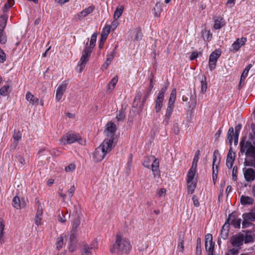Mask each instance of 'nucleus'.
I'll list each match as a JSON object with an SVG mask.
<instances>
[{
    "label": "nucleus",
    "instance_id": "f257e3e1",
    "mask_svg": "<svg viewBox=\"0 0 255 255\" xmlns=\"http://www.w3.org/2000/svg\"><path fill=\"white\" fill-rule=\"evenodd\" d=\"M114 137H106L94 153V158L98 161L103 160L105 155L109 153L113 147Z\"/></svg>",
    "mask_w": 255,
    "mask_h": 255
},
{
    "label": "nucleus",
    "instance_id": "f03ea898",
    "mask_svg": "<svg viewBox=\"0 0 255 255\" xmlns=\"http://www.w3.org/2000/svg\"><path fill=\"white\" fill-rule=\"evenodd\" d=\"M131 249L129 241L120 234L116 235V240L111 251L119 254H128Z\"/></svg>",
    "mask_w": 255,
    "mask_h": 255
},
{
    "label": "nucleus",
    "instance_id": "7ed1b4c3",
    "mask_svg": "<svg viewBox=\"0 0 255 255\" xmlns=\"http://www.w3.org/2000/svg\"><path fill=\"white\" fill-rule=\"evenodd\" d=\"M76 141L80 144H83L85 142L79 134L69 132L60 139L59 143L61 145H66Z\"/></svg>",
    "mask_w": 255,
    "mask_h": 255
},
{
    "label": "nucleus",
    "instance_id": "20e7f679",
    "mask_svg": "<svg viewBox=\"0 0 255 255\" xmlns=\"http://www.w3.org/2000/svg\"><path fill=\"white\" fill-rule=\"evenodd\" d=\"M168 87V84H165L159 92L157 97L155 100V109L156 113H158L163 106L164 95Z\"/></svg>",
    "mask_w": 255,
    "mask_h": 255
},
{
    "label": "nucleus",
    "instance_id": "39448f33",
    "mask_svg": "<svg viewBox=\"0 0 255 255\" xmlns=\"http://www.w3.org/2000/svg\"><path fill=\"white\" fill-rule=\"evenodd\" d=\"M241 152L245 153L247 156L253 157L255 154V147L250 142H241Z\"/></svg>",
    "mask_w": 255,
    "mask_h": 255
},
{
    "label": "nucleus",
    "instance_id": "423d86ee",
    "mask_svg": "<svg viewBox=\"0 0 255 255\" xmlns=\"http://www.w3.org/2000/svg\"><path fill=\"white\" fill-rule=\"evenodd\" d=\"M91 49L88 48H85L82 53V55L80 58V61L78 62V66L79 68L78 71L80 73H81L85 68L87 62L88 61L89 58L91 55Z\"/></svg>",
    "mask_w": 255,
    "mask_h": 255
},
{
    "label": "nucleus",
    "instance_id": "0eeeda50",
    "mask_svg": "<svg viewBox=\"0 0 255 255\" xmlns=\"http://www.w3.org/2000/svg\"><path fill=\"white\" fill-rule=\"evenodd\" d=\"M221 55V51L220 49H216L212 52L209 56V67L211 71L215 69L218 59Z\"/></svg>",
    "mask_w": 255,
    "mask_h": 255
},
{
    "label": "nucleus",
    "instance_id": "6e6552de",
    "mask_svg": "<svg viewBox=\"0 0 255 255\" xmlns=\"http://www.w3.org/2000/svg\"><path fill=\"white\" fill-rule=\"evenodd\" d=\"M205 250L208 253V255H215L214 254L215 243L213 242L212 235L207 234L205 238Z\"/></svg>",
    "mask_w": 255,
    "mask_h": 255
},
{
    "label": "nucleus",
    "instance_id": "1a4fd4ad",
    "mask_svg": "<svg viewBox=\"0 0 255 255\" xmlns=\"http://www.w3.org/2000/svg\"><path fill=\"white\" fill-rule=\"evenodd\" d=\"M247 42V38L246 37L239 38L235 40L231 46L230 51L236 53L238 52L240 48L244 45Z\"/></svg>",
    "mask_w": 255,
    "mask_h": 255
},
{
    "label": "nucleus",
    "instance_id": "9d476101",
    "mask_svg": "<svg viewBox=\"0 0 255 255\" xmlns=\"http://www.w3.org/2000/svg\"><path fill=\"white\" fill-rule=\"evenodd\" d=\"M241 222V219L237 217L235 213H232L229 216L225 223H227L229 227L230 225H232L235 228H240Z\"/></svg>",
    "mask_w": 255,
    "mask_h": 255
},
{
    "label": "nucleus",
    "instance_id": "9b49d317",
    "mask_svg": "<svg viewBox=\"0 0 255 255\" xmlns=\"http://www.w3.org/2000/svg\"><path fill=\"white\" fill-rule=\"evenodd\" d=\"M67 83L64 82L58 86L55 93V100L56 102H59L62 99L67 89Z\"/></svg>",
    "mask_w": 255,
    "mask_h": 255
},
{
    "label": "nucleus",
    "instance_id": "f8f14e48",
    "mask_svg": "<svg viewBox=\"0 0 255 255\" xmlns=\"http://www.w3.org/2000/svg\"><path fill=\"white\" fill-rule=\"evenodd\" d=\"M231 243L232 246L235 248L240 247L243 245V234H239L236 235L231 238Z\"/></svg>",
    "mask_w": 255,
    "mask_h": 255
},
{
    "label": "nucleus",
    "instance_id": "ddd939ff",
    "mask_svg": "<svg viewBox=\"0 0 255 255\" xmlns=\"http://www.w3.org/2000/svg\"><path fill=\"white\" fill-rule=\"evenodd\" d=\"M116 130V127L115 125L113 123H108L106 125V128L105 130L107 137L110 138L111 136L114 137Z\"/></svg>",
    "mask_w": 255,
    "mask_h": 255
},
{
    "label": "nucleus",
    "instance_id": "4468645a",
    "mask_svg": "<svg viewBox=\"0 0 255 255\" xmlns=\"http://www.w3.org/2000/svg\"><path fill=\"white\" fill-rule=\"evenodd\" d=\"M244 175L246 180L248 182H252L255 179V171L252 168L246 169L244 171Z\"/></svg>",
    "mask_w": 255,
    "mask_h": 255
},
{
    "label": "nucleus",
    "instance_id": "2eb2a0df",
    "mask_svg": "<svg viewBox=\"0 0 255 255\" xmlns=\"http://www.w3.org/2000/svg\"><path fill=\"white\" fill-rule=\"evenodd\" d=\"M12 84L11 82H8L0 89V95L6 96L10 92Z\"/></svg>",
    "mask_w": 255,
    "mask_h": 255
},
{
    "label": "nucleus",
    "instance_id": "dca6fc26",
    "mask_svg": "<svg viewBox=\"0 0 255 255\" xmlns=\"http://www.w3.org/2000/svg\"><path fill=\"white\" fill-rule=\"evenodd\" d=\"M235 156V153L230 150L228 153L226 159V165L229 168H231L233 166Z\"/></svg>",
    "mask_w": 255,
    "mask_h": 255
},
{
    "label": "nucleus",
    "instance_id": "f3484780",
    "mask_svg": "<svg viewBox=\"0 0 255 255\" xmlns=\"http://www.w3.org/2000/svg\"><path fill=\"white\" fill-rule=\"evenodd\" d=\"M214 19V24L213 27L214 29H219L225 25L224 20L222 17H215Z\"/></svg>",
    "mask_w": 255,
    "mask_h": 255
},
{
    "label": "nucleus",
    "instance_id": "a211bd4d",
    "mask_svg": "<svg viewBox=\"0 0 255 255\" xmlns=\"http://www.w3.org/2000/svg\"><path fill=\"white\" fill-rule=\"evenodd\" d=\"M94 9V7L90 6L87 8H86L83 10L79 14L78 18L79 19H81L88 15L89 14L92 13Z\"/></svg>",
    "mask_w": 255,
    "mask_h": 255
},
{
    "label": "nucleus",
    "instance_id": "6ab92c4d",
    "mask_svg": "<svg viewBox=\"0 0 255 255\" xmlns=\"http://www.w3.org/2000/svg\"><path fill=\"white\" fill-rule=\"evenodd\" d=\"M97 33H94L91 37V40L90 42L89 45H88V43H86V45L85 48H88L89 50L91 49V52H92L94 47L95 46L96 40H97Z\"/></svg>",
    "mask_w": 255,
    "mask_h": 255
},
{
    "label": "nucleus",
    "instance_id": "aec40b11",
    "mask_svg": "<svg viewBox=\"0 0 255 255\" xmlns=\"http://www.w3.org/2000/svg\"><path fill=\"white\" fill-rule=\"evenodd\" d=\"M80 225V220L78 219H76L74 220L72 227V230L71 231L70 240L72 241L74 238V234L76 232L77 228Z\"/></svg>",
    "mask_w": 255,
    "mask_h": 255
},
{
    "label": "nucleus",
    "instance_id": "412c9836",
    "mask_svg": "<svg viewBox=\"0 0 255 255\" xmlns=\"http://www.w3.org/2000/svg\"><path fill=\"white\" fill-rule=\"evenodd\" d=\"M26 99L33 105H37L38 104V99L34 97L30 92H27L26 94Z\"/></svg>",
    "mask_w": 255,
    "mask_h": 255
},
{
    "label": "nucleus",
    "instance_id": "4be33fe9",
    "mask_svg": "<svg viewBox=\"0 0 255 255\" xmlns=\"http://www.w3.org/2000/svg\"><path fill=\"white\" fill-rule=\"evenodd\" d=\"M254 199L248 196L242 195L241 197V203L242 205H252L254 203Z\"/></svg>",
    "mask_w": 255,
    "mask_h": 255
},
{
    "label": "nucleus",
    "instance_id": "5701e85b",
    "mask_svg": "<svg viewBox=\"0 0 255 255\" xmlns=\"http://www.w3.org/2000/svg\"><path fill=\"white\" fill-rule=\"evenodd\" d=\"M4 224L2 219L0 218V244H3L4 243Z\"/></svg>",
    "mask_w": 255,
    "mask_h": 255
},
{
    "label": "nucleus",
    "instance_id": "b1692460",
    "mask_svg": "<svg viewBox=\"0 0 255 255\" xmlns=\"http://www.w3.org/2000/svg\"><path fill=\"white\" fill-rule=\"evenodd\" d=\"M66 238V235L62 234L60 235V237L57 239V242H56V248L59 250L62 249L64 243V241Z\"/></svg>",
    "mask_w": 255,
    "mask_h": 255
},
{
    "label": "nucleus",
    "instance_id": "393cba45",
    "mask_svg": "<svg viewBox=\"0 0 255 255\" xmlns=\"http://www.w3.org/2000/svg\"><path fill=\"white\" fill-rule=\"evenodd\" d=\"M229 227L228 226V224L227 223H225L223 225L221 232V237L223 240H226L229 235Z\"/></svg>",
    "mask_w": 255,
    "mask_h": 255
},
{
    "label": "nucleus",
    "instance_id": "a878e982",
    "mask_svg": "<svg viewBox=\"0 0 255 255\" xmlns=\"http://www.w3.org/2000/svg\"><path fill=\"white\" fill-rule=\"evenodd\" d=\"M176 98V90L175 88L173 89L170 95L168 103V105L174 107V104Z\"/></svg>",
    "mask_w": 255,
    "mask_h": 255
},
{
    "label": "nucleus",
    "instance_id": "bb28decb",
    "mask_svg": "<svg viewBox=\"0 0 255 255\" xmlns=\"http://www.w3.org/2000/svg\"><path fill=\"white\" fill-rule=\"evenodd\" d=\"M196 172V169L190 168L187 174V182L196 181V180L194 179Z\"/></svg>",
    "mask_w": 255,
    "mask_h": 255
},
{
    "label": "nucleus",
    "instance_id": "cd10ccee",
    "mask_svg": "<svg viewBox=\"0 0 255 255\" xmlns=\"http://www.w3.org/2000/svg\"><path fill=\"white\" fill-rule=\"evenodd\" d=\"M124 9L123 5L118 6L114 13V19H118L122 14Z\"/></svg>",
    "mask_w": 255,
    "mask_h": 255
},
{
    "label": "nucleus",
    "instance_id": "c85d7f7f",
    "mask_svg": "<svg viewBox=\"0 0 255 255\" xmlns=\"http://www.w3.org/2000/svg\"><path fill=\"white\" fill-rule=\"evenodd\" d=\"M111 27L110 26L109 24H106L105 26V27L103 28L101 36L103 37V39L107 38V37L111 31Z\"/></svg>",
    "mask_w": 255,
    "mask_h": 255
},
{
    "label": "nucleus",
    "instance_id": "c756f323",
    "mask_svg": "<svg viewBox=\"0 0 255 255\" xmlns=\"http://www.w3.org/2000/svg\"><path fill=\"white\" fill-rule=\"evenodd\" d=\"M246 213H245L243 215V221L242 223V227L243 228H246L249 227L252 225V223L251 221H255V220H251V219H247L245 217V215Z\"/></svg>",
    "mask_w": 255,
    "mask_h": 255
},
{
    "label": "nucleus",
    "instance_id": "7c9ffc66",
    "mask_svg": "<svg viewBox=\"0 0 255 255\" xmlns=\"http://www.w3.org/2000/svg\"><path fill=\"white\" fill-rule=\"evenodd\" d=\"M118 81V77L117 76H115L113 78V79H112V80L111 81L110 83L109 84L108 88V90H113L115 88Z\"/></svg>",
    "mask_w": 255,
    "mask_h": 255
},
{
    "label": "nucleus",
    "instance_id": "2f4dec72",
    "mask_svg": "<svg viewBox=\"0 0 255 255\" xmlns=\"http://www.w3.org/2000/svg\"><path fill=\"white\" fill-rule=\"evenodd\" d=\"M187 183L188 193L192 194L196 187V181H191Z\"/></svg>",
    "mask_w": 255,
    "mask_h": 255
},
{
    "label": "nucleus",
    "instance_id": "473e14b6",
    "mask_svg": "<svg viewBox=\"0 0 255 255\" xmlns=\"http://www.w3.org/2000/svg\"><path fill=\"white\" fill-rule=\"evenodd\" d=\"M202 34L204 40L208 41L211 40L212 35L210 31L206 30H202Z\"/></svg>",
    "mask_w": 255,
    "mask_h": 255
},
{
    "label": "nucleus",
    "instance_id": "72a5a7b5",
    "mask_svg": "<svg viewBox=\"0 0 255 255\" xmlns=\"http://www.w3.org/2000/svg\"><path fill=\"white\" fill-rule=\"evenodd\" d=\"M199 155H200L199 150H197L194 155L191 168H192L193 169L197 168V163H198V160L199 159Z\"/></svg>",
    "mask_w": 255,
    "mask_h": 255
},
{
    "label": "nucleus",
    "instance_id": "f704fd0d",
    "mask_svg": "<svg viewBox=\"0 0 255 255\" xmlns=\"http://www.w3.org/2000/svg\"><path fill=\"white\" fill-rule=\"evenodd\" d=\"M12 205L16 209H20V201L18 197L15 196L12 199Z\"/></svg>",
    "mask_w": 255,
    "mask_h": 255
},
{
    "label": "nucleus",
    "instance_id": "c9c22d12",
    "mask_svg": "<svg viewBox=\"0 0 255 255\" xmlns=\"http://www.w3.org/2000/svg\"><path fill=\"white\" fill-rule=\"evenodd\" d=\"M7 20V16L3 15L0 17V28L3 30L5 28Z\"/></svg>",
    "mask_w": 255,
    "mask_h": 255
},
{
    "label": "nucleus",
    "instance_id": "e433bc0d",
    "mask_svg": "<svg viewBox=\"0 0 255 255\" xmlns=\"http://www.w3.org/2000/svg\"><path fill=\"white\" fill-rule=\"evenodd\" d=\"M219 153H218V151L217 150H215L214 152V153H213V162H214V161H216V165H214L215 166V171H216V170H218V166L220 164V159H218V156H219Z\"/></svg>",
    "mask_w": 255,
    "mask_h": 255
},
{
    "label": "nucleus",
    "instance_id": "4c0bfd02",
    "mask_svg": "<svg viewBox=\"0 0 255 255\" xmlns=\"http://www.w3.org/2000/svg\"><path fill=\"white\" fill-rule=\"evenodd\" d=\"M196 255H202L201 241L200 238L197 239Z\"/></svg>",
    "mask_w": 255,
    "mask_h": 255
},
{
    "label": "nucleus",
    "instance_id": "58836bf2",
    "mask_svg": "<svg viewBox=\"0 0 255 255\" xmlns=\"http://www.w3.org/2000/svg\"><path fill=\"white\" fill-rule=\"evenodd\" d=\"M245 217L247 219L255 220V204L254 207V209L252 212L247 213L245 215Z\"/></svg>",
    "mask_w": 255,
    "mask_h": 255
},
{
    "label": "nucleus",
    "instance_id": "ea45409f",
    "mask_svg": "<svg viewBox=\"0 0 255 255\" xmlns=\"http://www.w3.org/2000/svg\"><path fill=\"white\" fill-rule=\"evenodd\" d=\"M166 193V190L165 188H159L157 189L156 196L158 197H164Z\"/></svg>",
    "mask_w": 255,
    "mask_h": 255
},
{
    "label": "nucleus",
    "instance_id": "a19ab883",
    "mask_svg": "<svg viewBox=\"0 0 255 255\" xmlns=\"http://www.w3.org/2000/svg\"><path fill=\"white\" fill-rule=\"evenodd\" d=\"M253 238L250 235L243 234V243L245 244L250 243L253 242Z\"/></svg>",
    "mask_w": 255,
    "mask_h": 255
},
{
    "label": "nucleus",
    "instance_id": "79ce46f5",
    "mask_svg": "<svg viewBox=\"0 0 255 255\" xmlns=\"http://www.w3.org/2000/svg\"><path fill=\"white\" fill-rule=\"evenodd\" d=\"M234 133V128L233 127L230 128L228 130V139L230 143L231 144L233 140V134Z\"/></svg>",
    "mask_w": 255,
    "mask_h": 255
},
{
    "label": "nucleus",
    "instance_id": "37998d69",
    "mask_svg": "<svg viewBox=\"0 0 255 255\" xmlns=\"http://www.w3.org/2000/svg\"><path fill=\"white\" fill-rule=\"evenodd\" d=\"M177 249L180 252H183L184 251L183 239L182 238L180 237L178 239Z\"/></svg>",
    "mask_w": 255,
    "mask_h": 255
},
{
    "label": "nucleus",
    "instance_id": "c03bdc74",
    "mask_svg": "<svg viewBox=\"0 0 255 255\" xmlns=\"http://www.w3.org/2000/svg\"><path fill=\"white\" fill-rule=\"evenodd\" d=\"M159 166V162L157 159H154L151 164L152 170L153 172H156L158 171Z\"/></svg>",
    "mask_w": 255,
    "mask_h": 255
},
{
    "label": "nucleus",
    "instance_id": "a18cd8bd",
    "mask_svg": "<svg viewBox=\"0 0 255 255\" xmlns=\"http://www.w3.org/2000/svg\"><path fill=\"white\" fill-rule=\"evenodd\" d=\"M13 0H8L7 2L5 3L3 8V11H7L8 9L13 5Z\"/></svg>",
    "mask_w": 255,
    "mask_h": 255
},
{
    "label": "nucleus",
    "instance_id": "49530a36",
    "mask_svg": "<svg viewBox=\"0 0 255 255\" xmlns=\"http://www.w3.org/2000/svg\"><path fill=\"white\" fill-rule=\"evenodd\" d=\"M249 70L247 69H245L241 77L240 85H241L242 82L244 81L246 78L247 77Z\"/></svg>",
    "mask_w": 255,
    "mask_h": 255
},
{
    "label": "nucleus",
    "instance_id": "de8ad7c7",
    "mask_svg": "<svg viewBox=\"0 0 255 255\" xmlns=\"http://www.w3.org/2000/svg\"><path fill=\"white\" fill-rule=\"evenodd\" d=\"M6 56L4 52L0 47V62L3 63L6 60Z\"/></svg>",
    "mask_w": 255,
    "mask_h": 255
},
{
    "label": "nucleus",
    "instance_id": "09e8293b",
    "mask_svg": "<svg viewBox=\"0 0 255 255\" xmlns=\"http://www.w3.org/2000/svg\"><path fill=\"white\" fill-rule=\"evenodd\" d=\"M76 168V165L74 163H71L65 167V169L66 172H71L73 171Z\"/></svg>",
    "mask_w": 255,
    "mask_h": 255
},
{
    "label": "nucleus",
    "instance_id": "8fccbe9b",
    "mask_svg": "<svg viewBox=\"0 0 255 255\" xmlns=\"http://www.w3.org/2000/svg\"><path fill=\"white\" fill-rule=\"evenodd\" d=\"M97 245L95 246H94L93 247H90V248H87V247H85L83 249V252H82V255H91V253L89 251L90 249H93V248H97Z\"/></svg>",
    "mask_w": 255,
    "mask_h": 255
},
{
    "label": "nucleus",
    "instance_id": "3c124183",
    "mask_svg": "<svg viewBox=\"0 0 255 255\" xmlns=\"http://www.w3.org/2000/svg\"><path fill=\"white\" fill-rule=\"evenodd\" d=\"M125 114L124 112L120 111L117 115L116 118L118 121H123L125 119Z\"/></svg>",
    "mask_w": 255,
    "mask_h": 255
},
{
    "label": "nucleus",
    "instance_id": "603ef678",
    "mask_svg": "<svg viewBox=\"0 0 255 255\" xmlns=\"http://www.w3.org/2000/svg\"><path fill=\"white\" fill-rule=\"evenodd\" d=\"M114 56V53H113L112 54L108 56V57L107 58V60H106V61L105 62V65H106V66H105L106 68H107L108 67V66H109V65L110 64V63L111 62V61L113 59Z\"/></svg>",
    "mask_w": 255,
    "mask_h": 255
},
{
    "label": "nucleus",
    "instance_id": "864d4df0",
    "mask_svg": "<svg viewBox=\"0 0 255 255\" xmlns=\"http://www.w3.org/2000/svg\"><path fill=\"white\" fill-rule=\"evenodd\" d=\"M216 161H214V162H213V179L214 180H216L217 178V174L218 172V170H216V171L215 170V166L214 165H216Z\"/></svg>",
    "mask_w": 255,
    "mask_h": 255
},
{
    "label": "nucleus",
    "instance_id": "5fc2aeb1",
    "mask_svg": "<svg viewBox=\"0 0 255 255\" xmlns=\"http://www.w3.org/2000/svg\"><path fill=\"white\" fill-rule=\"evenodd\" d=\"M58 220L61 223H64L66 221V218L62 213H59L57 216Z\"/></svg>",
    "mask_w": 255,
    "mask_h": 255
},
{
    "label": "nucleus",
    "instance_id": "6e6d98bb",
    "mask_svg": "<svg viewBox=\"0 0 255 255\" xmlns=\"http://www.w3.org/2000/svg\"><path fill=\"white\" fill-rule=\"evenodd\" d=\"M118 19H114V20L112 22L111 25H110V26L111 27V29L114 30L118 27L119 23Z\"/></svg>",
    "mask_w": 255,
    "mask_h": 255
},
{
    "label": "nucleus",
    "instance_id": "4d7b16f0",
    "mask_svg": "<svg viewBox=\"0 0 255 255\" xmlns=\"http://www.w3.org/2000/svg\"><path fill=\"white\" fill-rule=\"evenodd\" d=\"M2 31L3 30L0 28V43L4 44L6 42V39L5 37L3 35Z\"/></svg>",
    "mask_w": 255,
    "mask_h": 255
},
{
    "label": "nucleus",
    "instance_id": "13d9d810",
    "mask_svg": "<svg viewBox=\"0 0 255 255\" xmlns=\"http://www.w3.org/2000/svg\"><path fill=\"white\" fill-rule=\"evenodd\" d=\"M173 108H174V107L168 105L165 114L171 116Z\"/></svg>",
    "mask_w": 255,
    "mask_h": 255
},
{
    "label": "nucleus",
    "instance_id": "bf43d9fd",
    "mask_svg": "<svg viewBox=\"0 0 255 255\" xmlns=\"http://www.w3.org/2000/svg\"><path fill=\"white\" fill-rule=\"evenodd\" d=\"M75 190V186H72L71 187V188L68 191V193L69 195L70 198H71V197L73 196Z\"/></svg>",
    "mask_w": 255,
    "mask_h": 255
},
{
    "label": "nucleus",
    "instance_id": "052dcab7",
    "mask_svg": "<svg viewBox=\"0 0 255 255\" xmlns=\"http://www.w3.org/2000/svg\"><path fill=\"white\" fill-rule=\"evenodd\" d=\"M150 159L147 158L145 159V160L143 162V165L147 168H149L150 167Z\"/></svg>",
    "mask_w": 255,
    "mask_h": 255
},
{
    "label": "nucleus",
    "instance_id": "680f3d73",
    "mask_svg": "<svg viewBox=\"0 0 255 255\" xmlns=\"http://www.w3.org/2000/svg\"><path fill=\"white\" fill-rule=\"evenodd\" d=\"M192 200H193V204H194V206L196 207H198L199 206L200 204L198 200L197 197L196 196L194 195L192 197Z\"/></svg>",
    "mask_w": 255,
    "mask_h": 255
},
{
    "label": "nucleus",
    "instance_id": "e2e57ef3",
    "mask_svg": "<svg viewBox=\"0 0 255 255\" xmlns=\"http://www.w3.org/2000/svg\"><path fill=\"white\" fill-rule=\"evenodd\" d=\"M239 133H234L233 134V139L234 140L235 145H237L238 143Z\"/></svg>",
    "mask_w": 255,
    "mask_h": 255
},
{
    "label": "nucleus",
    "instance_id": "0e129e2a",
    "mask_svg": "<svg viewBox=\"0 0 255 255\" xmlns=\"http://www.w3.org/2000/svg\"><path fill=\"white\" fill-rule=\"evenodd\" d=\"M107 38L103 39V37L101 36V39L99 42V47L100 49L103 47L104 44Z\"/></svg>",
    "mask_w": 255,
    "mask_h": 255
},
{
    "label": "nucleus",
    "instance_id": "69168bd1",
    "mask_svg": "<svg viewBox=\"0 0 255 255\" xmlns=\"http://www.w3.org/2000/svg\"><path fill=\"white\" fill-rule=\"evenodd\" d=\"M142 34L140 30H138L135 36V39L138 40L141 38Z\"/></svg>",
    "mask_w": 255,
    "mask_h": 255
},
{
    "label": "nucleus",
    "instance_id": "338daca9",
    "mask_svg": "<svg viewBox=\"0 0 255 255\" xmlns=\"http://www.w3.org/2000/svg\"><path fill=\"white\" fill-rule=\"evenodd\" d=\"M198 56V54L197 52H192L190 55V59L191 60H193L196 59Z\"/></svg>",
    "mask_w": 255,
    "mask_h": 255
},
{
    "label": "nucleus",
    "instance_id": "774afa93",
    "mask_svg": "<svg viewBox=\"0 0 255 255\" xmlns=\"http://www.w3.org/2000/svg\"><path fill=\"white\" fill-rule=\"evenodd\" d=\"M21 134L19 132L15 133L13 135V138L16 141L19 140L21 138Z\"/></svg>",
    "mask_w": 255,
    "mask_h": 255
}]
</instances>
